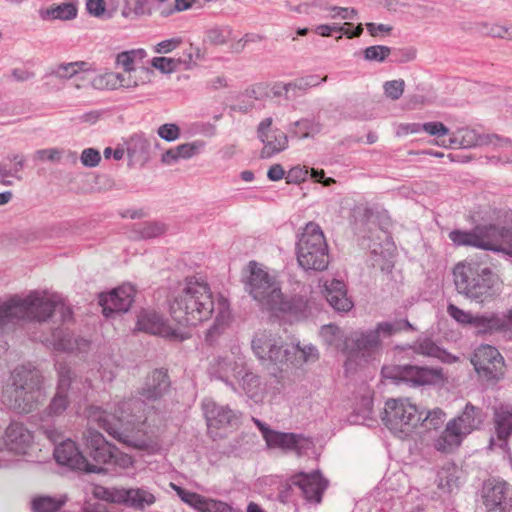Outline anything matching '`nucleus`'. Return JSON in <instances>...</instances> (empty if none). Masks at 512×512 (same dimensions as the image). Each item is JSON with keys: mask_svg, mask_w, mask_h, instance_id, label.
I'll return each instance as SVG.
<instances>
[{"mask_svg": "<svg viewBox=\"0 0 512 512\" xmlns=\"http://www.w3.org/2000/svg\"><path fill=\"white\" fill-rule=\"evenodd\" d=\"M424 412L409 398H390L385 401L382 421L397 437H409L419 427Z\"/></svg>", "mask_w": 512, "mask_h": 512, "instance_id": "10", "label": "nucleus"}, {"mask_svg": "<svg viewBox=\"0 0 512 512\" xmlns=\"http://www.w3.org/2000/svg\"><path fill=\"white\" fill-rule=\"evenodd\" d=\"M169 313L182 326H197L215 319L206 332V340L213 342L227 327L231 312L229 301L222 295L214 296L209 284L198 277H186L171 293Z\"/></svg>", "mask_w": 512, "mask_h": 512, "instance_id": "2", "label": "nucleus"}, {"mask_svg": "<svg viewBox=\"0 0 512 512\" xmlns=\"http://www.w3.org/2000/svg\"><path fill=\"white\" fill-rule=\"evenodd\" d=\"M323 294L330 306L337 312H348L354 307L353 301L347 295L346 284L338 279L327 280L323 283Z\"/></svg>", "mask_w": 512, "mask_h": 512, "instance_id": "27", "label": "nucleus"}, {"mask_svg": "<svg viewBox=\"0 0 512 512\" xmlns=\"http://www.w3.org/2000/svg\"><path fill=\"white\" fill-rule=\"evenodd\" d=\"M77 7L71 2H63L59 4H52L47 8H41L39 10V17L44 21L62 20L68 21L73 20L77 17Z\"/></svg>", "mask_w": 512, "mask_h": 512, "instance_id": "33", "label": "nucleus"}, {"mask_svg": "<svg viewBox=\"0 0 512 512\" xmlns=\"http://www.w3.org/2000/svg\"><path fill=\"white\" fill-rule=\"evenodd\" d=\"M501 318V333L512 340V308L506 312L500 313Z\"/></svg>", "mask_w": 512, "mask_h": 512, "instance_id": "63", "label": "nucleus"}, {"mask_svg": "<svg viewBox=\"0 0 512 512\" xmlns=\"http://www.w3.org/2000/svg\"><path fill=\"white\" fill-rule=\"evenodd\" d=\"M291 484L300 489L303 498L310 504H319L328 487V481L319 471L299 472L291 477Z\"/></svg>", "mask_w": 512, "mask_h": 512, "instance_id": "17", "label": "nucleus"}, {"mask_svg": "<svg viewBox=\"0 0 512 512\" xmlns=\"http://www.w3.org/2000/svg\"><path fill=\"white\" fill-rule=\"evenodd\" d=\"M137 73L138 71L137 70H134V71H130V72H125L124 74L120 73V85H119V88H127V89H131V88H135L137 86H139L141 83H144V81L140 80L139 77L137 76Z\"/></svg>", "mask_w": 512, "mask_h": 512, "instance_id": "59", "label": "nucleus"}, {"mask_svg": "<svg viewBox=\"0 0 512 512\" xmlns=\"http://www.w3.org/2000/svg\"><path fill=\"white\" fill-rule=\"evenodd\" d=\"M411 349L416 354L437 358L446 363H454L458 359V357L442 349L428 337L418 338L411 346Z\"/></svg>", "mask_w": 512, "mask_h": 512, "instance_id": "31", "label": "nucleus"}, {"mask_svg": "<svg viewBox=\"0 0 512 512\" xmlns=\"http://www.w3.org/2000/svg\"><path fill=\"white\" fill-rule=\"evenodd\" d=\"M390 52L391 49L384 45L369 46L364 50V58L368 61L383 62Z\"/></svg>", "mask_w": 512, "mask_h": 512, "instance_id": "53", "label": "nucleus"}, {"mask_svg": "<svg viewBox=\"0 0 512 512\" xmlns=\"http://www.w3.org/2000/svg\"><path fill=\"white\" fill-rule=\"evenodd\" d=\"M91 495L98 500L109 503L124 504L128 507L143 510L153 505L155 496L145 488H117L93 485Z\"/></svg>", "mask_w": 512, "mask_h": 512, "instance_id": "12", "label": "nucleus"}, {"mask_svg": "<svg viewBox=\"0 0 512 512\" xmlns=\"http://www.w3.org/2000/svg\"><path fill=\"white\" fill-rule=\"evenodd\" d=\"M437 486L443 493H452L459 487V470L454 464L442 467L437 473Z\"/></svg>", "mask_w": 512, "mask_h": 512, "instance_id": "40", "label": "nucleus"}, {"mask_svg": "<svg viewBox=\"0 0 512 512\" xmlns=\"http://www.w3.org/2000/svg\"><path fill=\"white\" fill-rule=\"evenodd\" d=\"M272 118L263 119L258 126V137L263 143L262 158H270L288 147L287 135L279 129H271Z\"/></svg>", "mask_w": 512, "mask_h": 512, "instance_id": "21", "label": "nucleus"}, {"mask_svg": "<svg viewBox=\"0 0 512 512\" xmlns=\"http://www.w3.org/2000/svg\"><path fill=\"white\" fill-rule=\"evenodd\" d=\"M464 438L447 422L444 431L434 440L433 446L437 451L449 453L457 449Z\"/></svg>", "mask_w": 512, "mask_h": 512, "instance_id": "36", "label": "nucleus"}, {"mask_svg": "<svg viewBox=\"0 0 512 512\" xmlns=\"http://www.w3.org/2000/svg\"><path fill=\"white\" fill-rule=\"evenodd\" d=\"M182 43L180 37L170 38L157 43L154 47V51L158 54H167L175 50Z\"/></svg>", "mask_w": 512, "mask_h": 512, "instance_id": "61", "label": "nucleus"}, {"mask_svg": "<svg viewBox=\"0 0 512 512\" xmlns=\"http://www.w3.org/2000/svg\"><path fill=\"white\" fill-rule=\"evenodd\" d=\"M63 151L58 148L40 149L34 153V159L39 161H59Z\"/></svg>", "mask_w": 512, "mask_h": 512, "instance_id": "58", "label": "nucleus"}, {"mask_svg": "<svg viewBox=\"0 0 512 512\" xmlns=\"http://www.w3.org/2000/svg\"><path fill=\"white\" fill-rule=\"evenodd\" d=\"M202 410L207 422L208 430L211 434L214 433V429L233 426L238 420L235 411L231 410L228 406L218 405L210 398H206L202 401Z\"/></svg>", "mask_w": 512, "mask_h": 512, "instance_id": "24", "label": "nucleus"}, {"mask_svg": "<svg viewBox=\"0 0 512 512\" xmlns=\"http://www.w3.org/2000/svg\"><path fill=\"white\" fill-rule=\"evenodd\" d=\"M90 64L85 61H75L69 63H61L52 68L45 74L46 79L58 78L68 80L76 76L80 72H87L90 70Z\"/></svg>", "mask_w": 512, "mask_h": 512, "instance_id": "34", "label": "nucleus"}, {"mask_svg": "<svg viewBox=\"0 0 512 512\" xmlns=\"http://www.w3.org/2000/svg\"><path fill=\"white\" fill-rule=\"evenodd\" d=\"M135 296V289L131 284H123L109 293H101L99 304L103 314L108 317L112 313H124L131 307Z\"/></svg>", "mask_w": 512, "mask_h": 512, "instance_id": "20", "label": "nucleus"}, {"mask_svg": "<svg viewBox=\"0 0 512 512\" xmlns=\"http://www.w3.org/2000/svg\"><path fill=\"white\" fill-rule=\"evenodd\" d=\"M478 249L502 252L512 258V231L496 224L476 225Z\"/></svg>", "mask_w": 512, "mask_h": 512, "instance_id": "14", "label": "nucleus"}, {"mask_svg": "<svg viewBox=\"0 0 512 512\" xmlns=\"http://www.w3.org/2000/svg\"><path fill=\"white\" fill-rule=\"evenodd\" d=\"M109 464H112L122 469H127L133 466V458L130 455L123 453L119 451L117 448H115L113 457Z\"/></svg>", "mask_w": 512, "mask_h": 512, "instance_id": "62", "label": "nucleus"}, {"mask_svg": "<svg viewBox=\"0 0 512 512\" xmlns=\"http://www.w3.org/2000/svg\"><path fill=\"white\" fill-rule=\"evenodd\" d=\"M500 313H484L475 315L473 327L479 335L501 333Z\"/></svg>", "mask_w": 512, "mask_h": 512, "instance_id": "37", "label": "nucleus"}, {"mask_svg": "<svg viewBox=\"0 0 512 512\" xmlns=\"http://www.w3.org/2000/svg\"><path fill=\"white\" fill-rule=\"evenodd\" d=\"M146 56L144 49H134L130 51H124L117 55L116 64L123 67L125 72L136 70L134 65L137 59H143Z\"/></svg>", "mask_w": 512, "mask_h": 512, "instance_id": "45", "label": "nucleus"}, {"mask_svg": "<svg viewBox=\"0 0 512 512\" xmlns=\"http://www.w3.org/2000/svg\"><path fill=\"white\" fill-rule=\"evenodd\" d=\"M249 272L245 281V289L262 309L281 313L296 320L306 318L311 314L308 301L303 297L295 296L290 299L283 297L276 276L264 266L251 261Z\"/></svg>", "mask_w": 512, "mask_h": 512, "instance_id": "4", "label": "nucleus"}, {"mask_svg": "<svg viewBox=\"0 0 512 512\" xmlns=\"http://www.w3.org/2000/svg\"><path fill=\"white\" fill-rule=\"evenodd\" d=\"M453 277L456 290L466 298L484 303L496 297L501 281L489 267L475 261H463L455 265Z\"/></svg>", "mask_w": 512, "mask_h": 512, "instance_id": "7", "label": "nucleus"}, {"mask_svg": "<svg viewBox=\"0 0 512 512\" xmlns=\"http://www.w3.org/2000/svg\"><path fill=\"white\" fill-rule=\"evenodd\" d=\"M486 419L483 409L468 402L461 413L448 421V423L466 438L472 432L480 430Z\"/></svg>", "mask_w": 512, "mask_h": 512, "instance_id": "23", "label": "nucleus"}, {"mask_svg": "<svg viewBox=\"0 0 512 512\" xmlns=\"http://www.w3.org/2000/svg\"><path fill=\"white\" fill-rule=\"evenodd\" d=\"M471 362L479 377L497 381L504 375V359L491 345H480L473 353Z\"/></svg>", "mask_w": 512, "mask_h": 512, "instance_id": "15", "label": "nucleus"}, {"mask_svg": "<svg viewBox=\"0 0 512 512\" xmlns=\"http://www.w3.org/2000/svg\"><path fill=\"white\" fill-rule=\"evenodd\" d=\"M193 48L190 47L185 53V57L171 58V57H154L151 61L152 66L163 72L172 73L178 70L181 66L187 68L193 61Z\"/></svg>", "mask_w": 512, "mask_h": 512, "instance_id": "35", "label": "nucleus"}, {"mask_svg": "<svg viewBox=\"0 0 512 512\" xmlns=\"http://www.w3.org/2000/svg\"><path fill=\"white\" fill-rule=\"evenodd\" d=\"M447 313L451 318H453L455 321H457L460 324H469L473 326L475 315L471 314L470 312L464 311L460 309L459 307L455 306L454 304H449L447 307Z\"/></svg>", "mask_w": 512, "mask_h": 512, "instance_id": "55", "label": "nucleus"}, {"mask_svg": "<svg viewBox=\"0 0 512 512\" xmlns=\"http://www.w3.org/2000/svg\"><path fill=\"white\" fill-rule=\"evenodd\" d=\"M137 328L171 340L183 341L186 338L184 333L173 328L167 320L155 311H142L138 316Z\"/></svg>", "mask_w": 512, "mask_h": 512, "instance_id": "19", "label": "nucleus"}, {"mask_svg": "<svg viewBox=\"0 0 512 512\" xmlns=\"http://www.w3.org/2000/svg\"><path fill=\"white\" fill-rule=\"evenodd\" d=\"M507 484L499 480H489L483 487V503L486 512H508Z\"/></svg>", "mask_w": 512, "mask_h": 512, "instance_id": "26", "label": "nucleus"}, {"mask_svg": "<svg viewBox=\"0 0 512 512\" xmlns=\"http://www.w3.org/2000/svg\"><path fill=\"white\" fill-rule=\"evenodd\" d=\"M55 312L66 322L72 318L64 298L49 290H31L24 297L14 295L0 303V330L7 331L20 321L46 322Z\"/></svg>", "mask_w": 512, "mask_h": 512, "instance_id": "3", "label": "nucleus"}, {"mask_svg": "<svg viewBox=\"0 0 512 512\" xmlns=\"http://www.w3.org/2000/svg\"><path fill=\"white\" fill-rule=\"evenodd\" d=\"M239 384L248 399L255 404L263 402L266 396V385L258 375L245 371L239 380Z\"/></svg>", "mask_w": 512, "mask_h": 512, "instance_id": "32", "label": "nucleus"}, {"mask_svg": "<svg viewBox=\"0 0 512 512\" xmlns=\"http://www.w3.org/2000/svg\"><path fill=\"white\" fill-rule=\"evenodd\" d=\"M252 421L261 432L267 447L270 449L295 451L297 454L302 455L314 447L313 441L303 434L273 430L266 423L255 417H252Z\"/></svg>", "mask_w": 512, "mask_h": 512, "instance_id": "13", "label": "nucleus"}, {"mask_svg": "<svg viewBox=\"0 0 512 512\" xmlns=\"http://www.w3.org/2000/svg\"><path fill=\"white\" fill-rule=\"evenodd\" d=\"M493 423L498 447L509 452L508 439L512 436V405H501L494 409ZM490 445L494 444L491 438Z\"/></svg>", "mask_w": 512, "mask_h": 512, "instance_id": "25", "label": "nucleus"}, {"mask_svg": "<svg viewBox=\"0 0 512 512\" xmlns=\"http://www.w3.org/2000/svg\"><path fill=\"white\" fill-rule=\"evenodd\" d=\"M44 397L40 372L31 365H21L11 372L0 401L17 413H30Z\"/></svg>", "mask_w": 512, "mask_h": 512, "instance_id": "6", "label": "nucleus"}, {"mask_svg": "<svg viewBox=\"0 0 512 512\" xmlns=\"http://www.w3.org/2000/svg\"><path fill=\"white\" fill-rule=\"evenodd\" d=\"M245 368V359L239 346H233L229 354L218 357L212 365V369L217 377L231 386L232 384L228 381V378L230 376L240 377L242 373H245Z\"/></svg>", "mask_w": 512, "mask_h": 512, "instance_id": "22", "label": "nucleus"}, {"mask_svg": "<svg viewBox=\"0 0 512 512\" xmlns=\"http://www.w3.org/2000/svg\"><path fill=\"white\" fill-rule=\"evenodd\" d=\"M449 239L455 246H470L474 248H478L480 246L477 244L476 237V226L469 231L455 229L449 232Z\"/></svg>", "mask_w": 512, "mask_h": 512, "instance_id": "44", "label": "nucleus"}, {"mask_svg": "<svg viewBox=\"0 0 512 512\" xmlns=\"http://www.w3.org/2000/svg\"><path fill=\"white\" fill-rule=\"evenodd\" d=\"M322 125L315 118H302L290 124L288 132L291 136L305 139L320 133Z\"/></svg>", "mask_w": 512, "mask_h": 512, "instance_id": "38", "label": "nucleus"}, {"mask_svg": "<svg viewBox=\"0 0 512 512\" xmlns=\"http://www.w3.org/2000/svg\"><path fill=\"white\" fill-rule=\"evenodd\" d=\"M203 512H240L233 509L230 505L222 501L209 500Z\"/></svg>", "mask_w": 512, "mask_h": 512, "instance_id": "64", "label": "nucleus"}, {"mask_svg": "<svg viewBox=\"0 0 512 512\" xmlns=\"http://www.w3.org/2000/svg\"><path fill=\"white\" fill-rule=\"evenodd\" d=\"M383 374L386 378L392 379L396 384H404L411 388L437 385L444 380L443 372L440 368L409 364L384 368Z\"/></svg>", "mask_w": 512, "mask_h": 512, "instance_id": "11", "label": "nucleus"}, {"mask_svg": "<svg viewBox=\"0 0 512 512\" xmlns=\"http://www.w3.org/2000/svg\"><path fill=\"white\" fill-rule=\"evenodd\" d=\"M324 81H326V77L319 80L318 76L311 75L306 78L299 79L295 82L278 83L273 87V94L275 96H281L282 94H285V96L288 98V93L290 91H295L296 89L305 91L308 88L315 87Z\"/></svg>", "mask_w": 512, "mask_h": 512, "instance_id": "39", "label": "nucleus"}, {"mask_svg": "<svg viewBox=\"0 0 512 512\" xmlns=\"http://www.w3.org/2000/svg\"><path fill=\"white\" fill-rule=\"evenodd\" d=\"M231 37L228 27H213L206 32V41L213 45H222Z\"/></svg>", "mask_w": 512, "mask_h": 512, "instance_id": "50", "label": "nucleus"}, {"mask_svg": "<svg viewBox=\"0 0 512 512\" xmlns=\"http://www.w3.org/2000/svg\"><path fill=\"white\" fill-rule=\"evenodd\" d=\"M85 439L87 447L90 449V455L97 464L111 462L116 447L106 441L100 432L90 428L87 430Z\"/></svg>", "mask_w": 512, "mask_h": 512, "instance_id": "28", "label": "nucleus"}, {"mask_svg": "<svg viewBox=\"0 0 512 512\" xmlns=\"http://www.w3.org/2000/svg\"><path fill=\"white\" fill-rule=\"evenodd\" d=\"M252 350L255 356L264 364H273L280 370L286 367H299L304 363L317 361L319 353L312 344L301 347L283 345L280 337L262 331L255 334L252 340Z\"/></svg>", "mask_w": 512, "mask_h": 512, "instance_id": "5", "label": "nucleus"}, {"mask_svg": "<svg viewBox=\"0 0 512 512\" xmlns=\"http://www.w3.org/2000/svg\"><path fill=\"white\" fill-rule=\"evenodd\" d=\"M41 341L51 345L55 350L64 352L83 351L88 347V342L85 339L74 338L63 329H56L50 338H44Z\"/></svg>", "mask_w": 512, "mask_h": 512, "instance_id": "29", "label": "nucleus"}, {"mask_svg": "<svg viewBox=\"0 0 512 512\" xmlns=\"http://www.w3.org/2000/svg\"><path fill=\"white\" fill-rule=\"evenodd\" d=\"M320 337L326 345L335 347L344 352L345 339H343V332L338 326L333 324L322 326Z\"/></svg>", "mask_w": 512, "mask_h": 512, "instance_id": "42", "label": "nucleus"}, {"mask_svg": "<svg viewBox=\"0 0 512 512\" xmlns=\"http://www.w3.org/2000/svg\"><path fill=\"white\" fill-rule=\"evenodd\" d=\"M445 412L440 408H434L422 416V420L419 426H423L425 429H437L439 428L445 419Z\"/></svg>", "mask_w": 512, "mask_h": 512, "instance_id": "49", "label": "nucleus"}, {"mask_svg": "<svg viewBox=\"0 0 512 512\" xmlns=\"http://www.w3.org/2000/svg\"><path fill=\"white\" fill-rule=\"evenodd\" d=\"M149 148L150 142L144 135L135 134L127 142V154L132 159H140L147 156Z\"/></svg>", "mask_w": 512, "mask_h": 512, "instance_id": "43", "label": "nucleus"}, {"mask_svg": "<svg viewBox=\"0 0 512 512\" xmlns=\"http://www.w3.org/2000/svg\"><path fill=\"white\" fill-rule=\"evenodd\" d=\"M120 73L106 72L95 76L92 80V86L100 90H116L119 89Z\"/></svg>", "mask_w": 512, "mask_h": 512, "instance_id": "46", "label": "nucleus"}, {"mask_svg": "<svg viewBox=\"0 0 512 512\" xmlns=\"http://www.w3.org/2000/svg\"><path fill=\"white\" fill-rule=\"evenodd\" d=\"M403 329H414L408 320L381 322L374 329L352 331L345 338L344 353L347 355L348 368L353 358H362L369 362L381 350L382 339L390 337Z\"/></svg>", "mask_w": 512, "mask_h": 512, "instance_id": "8", "label": "nucleus"}, {"mask_svg": "<svg viewBox=\"0 0 512 512\" xmlns=\"http://www.w3.org/2000/svg\"><path fill=\"white\" fill-rule=\"evenodd\" d=\"M405 82L402 79L386 81L383 84V90L387 98L398 100L403 95Z\"/></svg>", "mask_w": 512, "mask_h": 512, "instance_id": "54", "label": "nucleus"}, {"mask_svg": "<svg viewBox=\"0 0 512 512\" xmlns=\"http://www.w3.org/2000/svg\"><path fill=\"white\" fill-rule=\"evenodd\" d=\"M25 166V158L22 154H9L0 161V183L12 186L15 180H22L21 172Z\"/></svg>", "mask_w": 512, "mask_h": 512, "instance_id": "30", "label": "nucleus"}, {"mask_svg": "<svg viewBox=\"0 0 512 512\" xmlns=\"http://www.w3.org/2000/svg\"><path fill=\"white\" fill-rule=\"evenodd\" d=\"M324 9L328 11L326 18L329 19L352 20L357 16V10L350 7L326 6Z\"/></svg>", "mask_w": 512, "mask_h": 512, "instance_id": "51", "label": "nucleus"}, {"mask_svg": "<svg viewBox=\"0 0 512 512\" xmlns=\"http://www.w3.org/2000/svg\"><path fill=\"white\" fill-rule=\"evenodd\" d=\"M66 501L65 496L41 495L33 498L31 505L33 512H59Z\"/></svg>", "mask_w": 512, "mask_h": 512, "instance_id": "41", "label": "nucleus"}, {"mask_svg": "<svg viewBox=\"0 0 512 512\" xmlns=\"http://www.w3.org/2000/svg\"><path fill=\"white\" fill-rule=\"evenodd\" d=\"M172 487L176 491L177 495L181 498V500H183L185 503L193 506L200 512H203V510H205L206 504H207V502H209V500H206L202 496H200L194 492L185 490V489L178 487L174 484H172Z\"/></svg>", "mask_w": 512, "mask_h": 512, "instance_id": "47", "label": "nucleus"}, {"mask_svg": "<svg viewBox=\"0 0 512 512\" xmlns=\"http://www.w3.org/2000/svg\"><path fill=\"white\" fill-rule=\"evenodd\" d=\"M205 147V143L201 140H196L189 143H184L177 146L178 155L180 159H189L199 154Z\"/></svg>", "mask_w": 512, "mask_h": 512, "instance_id": "52", "label": "nucleus"}, {"mask_svg": "<svg viewBox=\"0 0 512 512\" xmlns=\"http://www.w3.org/2000/svg\"><path fill=\"white\" fill-rule=\"evenodd\" d=\"M170 381L166 371L154 370L147 378L140 390L141 399L131 397L119 401L106 411L99 406H90L87 409V417L90 422H95L110 436L124 444L140 449L148 450L156 443L144 430L145 401L160 399L169 389Z\"/></svg>", "mask_w": 512, "mask_h": 512, "instance_id": "1", "label": "nucleus"}, {"mask_svg": "<svg viewBox=\"0 0 512 512\" xmlns=\"http://www.w3.org/2000/svg\"><path fill=\"white\" fill-rule=\"evenodd\" d=\"M54 458L59 465L71 470L101 473L104 469L96 464H91L80 452L78 446L71 439H66L55 446Z\"/></svg>", "mask_w": 512, "mask_h": 512, "instance_id": "16", "label": "nucleus"}, {"mask_svg": "<svg viewBox=\"0 0 512 512\" xmlns=\"http://www.w3.org/2000/svg\"><path fill=\"white\" fill-rule=\"evenodd\" d=\"M483 33H486L492 37L512 40V26H504L498 24L485 25V30H483Z\"/></svg>", "mask_w": 512, "mask_h": 512, "instance_id": "56", "label": "nucleus"}, {"mask_svg": "<svg viewBox=\"0 0 512 512\" xmlns=\"http://www.w3.org/2000/svg\"><path fill=\"white\" fill-rule=\"evenodd\" d=\"M56 369L58 373L57 391L45 410V414L52 418L61 416L68 408V390L72 383L71 369L65 363L57 362Z\"/></svg>", "mask_w": 512, "mask_h": 512, "instance_id": "18", "label": "nucleus"}, {"mask_svg": "<svg viewBox=\"0 0 512 512\" xmlns=\"http://www.w3.org/2000/svg\"><path fill=\"white\" fill-rule=\"evenodd\" d=\"M157 133L159 137L168 142L175 141L180 137V129L174 123H166L161 125L158 128Z\"/></svg>", "mask_w": 512, "mask_h": 512, "instance_id": "57", "label": "nucleus"}, {"mask_svg": "<svg viewBox=\"0 0 512 512\" xmlns=\"http://www.w3.org/2000/svg\"><path fill=\"white\" fill-rule=\"evenodd\" d=\"M80 159L85 167H95L99 164L101 156L98 150L86 148L82 151Z\"/></svg>", "mask_w": 512, "mask_h": 512, "instance_id": "60", "label": "nucleus"}, {"mask_svg": "<svg viewBox=\"0 0 512 512\" xmlns=\"http://www.w3.org/2000/svg\"><path fill=\"white\" fill-rule=\"evenodd\" d=\"M296 256L305 271H323L328 267V244L318 224L308 222L297 234Z\"/></svg>", "mask_w": 512, "mask_h": 512, "instance_id": "9", "label": "nucleus"}, {"mask_svg": "<svg viewBox=\"0 0 512 512\" xmlns=\"http://www.w3.org/2000/svg\"><path fill=\"white\" fill-rule=\"evenodd\" d=\"M165 230L163 224L158 222H145L138 225L135 230L140 239H151L161 235Z\"/></svg>", "mask_w": 512, "mask_h": 512, "instance_id": "48", "label": "nucleus"}]
</instances>
